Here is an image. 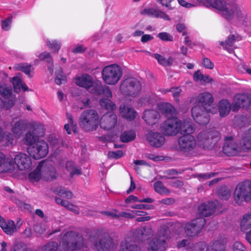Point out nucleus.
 <instances>
[{"label":"nucleus","mask_w":251,"mask_h":251,"mask_svg":"<svg viewBox=\"0 0 251 251\" xmlns=\"http://www.w3.org/2000/svg\"><path fill=\"white\" fill-rule=\"evenodd\" d=\"M213 7L219 10L221 15L226 20H232L235 15L237 19L243 18L242 11L239 6L234 2L226 3L222 0H217L213 3Z\"/></svg>","instance_id":"nucleus-1"},{"label":"nucleus","mask_w":251,"mask_h":251,"mask_svg":"<svg viewBox=\"0 0 251 251\" xmlns=\"http://www.w3.org/2000/svg\"><path fill=\"white\" fill-rule=\"evenodd\" d=\"M194 131L193 127L189 124L183 125L181 134L182 136L178 139L179 149L183 152H191L195 149L196 142L194 137L191 135Z\"/></svg>","instance_id":"nucleus-2"},{"label":"nucleus","mask_w":251,"mask_h":251,"mask_svg":"<svg viewBox=\"0 0 251 251\" xmlns=\"http://www.w3.org/2000/svg\"><path fill=\"white\" fill-rule=\"evenodd\" d=\"M62 246L64 251H75L86 247L82 236L74 231L64 235Z\"/></svg>","instance_id":"nucleus-3"},{"label":"nucleus","mask_w":251,"mask_h":251,"mask_svg":"<svg viewBox=\"0 0 251 251\" xmlns=\"http://www.w3.org/2000/svg\"><path fill=\"white\" fill-rule=\"evenodd\" d=\"M99 124L97 112L93 109L84 111L79 118V125L86 131L96 130Z\"/></svg>","instance_id":"nucleus-4"},{"label":"nucleus","mask_w":251,"mask_h":251,"mask_svg":"<svg viewBox=\"0 0 251 251\" xmlns=\"http://www.w3.org/2000/svg\"><path fill=\"white\" fill-rule=\"evenodd\" d=\"M123 75L121 67L117 64H111L105 67L102 71L104 81L108 85H115Z\"/></svg>","instance_id":"nucleus-5"},{"label":"nucleus","mask_w":251,"mask_h":251,"mask_svg":"<svg viewBox=\"0 0 251 251\" xmlns=\"http://www.w3.org/2000/svg\"><path fill=\"white\" fill-rule=\"evenodd\" d=\"M220 139V133L216 130L203 131L198 135L201 146L205 150H212Z\"/></svg>","instance_id":"nucleus-6"},{"label":"nucleus","mask_w":251,"mask_h":251,"mask_svg":"<svg viewBox=\"0 0 251 251\" xmlns=\"http://www.w3.org/2000/svg\"><path fill=\"white\" fill-rule=\"evenodd\" d=\"M235 202L241 204L244 201L251 200V181L245 180L238 183L234 192Z\"/></svg>","instance_id":"nucleus-7"},{"label":"nucleus","mask_w":251,"mask_h":251,"mask_svg":"<svg viewBox=\"0 0 251 251\" xmlns=\"http://www.w3.org/2000/svg\"><path fill=\"white\" fill-rule=\"evenodd\" d=\"M141 89V84L136 78L128 77L125 78L121 82L120 90L125 95L135 97Z\"/></svg>","instance_id":"nucleus-8"},{"label":"nucleus","mask_w":251,"mask_h":251,"mask_svg":"<svg viewBox=\"0 0 251 251\" xmlns=\"http://www.w3.org/2000/svg\"><path fill=\"white\" fill-rule=\"evenodd\" d=\"M181 121L176 117L168 118L163 123L161 129L163 133L168 136H174L181 131Z\"/></svg>","instance_id":"nucleus-9"},{"label":"nucleus","mask_w":251,"mask_h":251,"mask_svg":"<svg viewBox=\"0 0 251 251\" xmlns=\"http://www.w3.org/2000/svg\"><path fill=\"white\" fill-rule=\"evenodd\" d=\"M27 150L31 156L38 160L45 157L48 154L49 147L45 141L41 140L38 141L34 146L29 147Z\"/></svg>","instance_id":"nucleus-10"},{"label":"nucleus","mask_w":251,"mask_h":251,"mask_svg":"<svg viewBox=\"0 0 251 251\" xmlns=\"http://www.w3.org/2000/svg\"><path fill=\"white\" fill-rule=\"evenodd\" d=\"M206 223L203 218H198L186 224L185 232L189 237H194L199 234Z\"/></svg>","instance_id":"nucleus-11"},{"label":"nucleus","mask_w":251,"mask_h":251,"mask_svg":"<svg viewBox=\"0 0 251 251\" xmlns=\"http://www.w3.org/2000/svg\"><path fill=\"white\" fill-rule=\"evenodd\" d=\"M251 106V93L236 94L232 103V111L237 112L240 108H247Z\"/></svg>","instance_id":"nucleus-12"},{"label":"nucleus","mask_w":251,"mask_h":251,"mask_svg":"<svg viewBox=\"0 0 251 251\" xmlns=\"http://www.w3.org/2000/svg\"><path fill=\"white\" fill-rule=\"evenodd\" d=\"M196 102L201 104L203 108L212 114L217 112V108L213 106V98L212 95L208 92L200 94L196 99Z\"/></svg>","instance_id":"nucleus-13"},{"label":"nucleus","mask_w":251,"mask_h":251,"mask_svg":"<svg viewBox=\"0 0 251 251\" xmlns=\"http://www.w3.org/2000/svg\"><path fill=\"white\" fill-rule=\"evenodd\" d=\"M113 240L108 234L100 236L94 243V249L96 251H110Z\"/></svg>","instance_id":"nucleus-14"},{"label":"nucleus","mask_w":251,"mask_h":251,"mask_svg":"<svg viewBox=\"0 0 251 251\" xmlns=\"http://www.w3.org/2000/svg\"><path fill=\"white\" fill-rule=\"evenodd\" d=\"M44 134L43 128L42 126H34V128L32 131H30L27 132L23 139L24 143L29 147H32L39 140V137L42 136Z\"/></svg>","instance_id":"nucleus-15"},{"label":"nucleus","mask_w":251,"mask_h":251,"mask_svg":"<svg viewBox=\"0 0 251 251\" xmlns=\"http://www.w3.org/2000/svg\"><path fill=\"white\" fill-rule=\"evenodd\" d=\"M117 123V115L112 112H108L101 117L99 124L101 128L108 130L113 128Z\"/></svg>","instance_id":"nucleus-16"},{"label":"nucleus","mask_w":251,"mask_h":251,"mask_svg":"<svg viewBox=\"0 0 251 251\" xmlns=\"http://www.w3.org/2000/svg\"><path fill=\"white\" fill-rule=\"evenodd\" d=\"M88 91L94 96H99L104 95L107 98L112 97V92L109 87L107 86L103 87L101 82L99 81L93 82L90 89Z\"/></svg>","instance_id":"nucleus-17"},{"label":"nucleus","mask_w":251,"mask_h":251,"mask_svg":"<svg viewBox=\"0 0 251 251\" xmlns=\"http://www.w3.org/2000/svg\"><path fill=\"white\" fill-rule=\"evenodd\" d=\"M225 142L223 148L224 153L227 156H234L238 153L239 148L233 141L232 136L225 137Z\"/></svg>","instance_id":"nucleus-18"},{"label":"nucleus","mask_w":251,"mask_h":251,"mask_svg":"<svg viewBox=\"0 0 251 251\" xmlns=\"http://www.w3.org/2000/svg\"><path fill=\"white\" fill-rule=\"evenodd\" d=\"M43 165L41 167V173L44 180L47 181H51L56 177V170L51 164H47L45 161H42Z\"/></svg>","instance_id":"nucleus-19"},{"label":"nucleus","mask_w":251,"mask_h":251,"mask_svg":"<svg viewBox=\"0 0 251 251\" xmlns=\"http://www.w3.org/2000/svg\"><path fill=\"white\" fill-rule=\"evenodd\" d=\"M14 159L16 167L20 170L29 169L31 166V159L26 154L19 153L15 156Z\"/></svg>","instance_id":"nucleus-20"},{"label":"nucleus","mask_w":251,"mask_h":251,"mask_svg":"<svg viewBox=\"0 0 251 251\" xmlns=\"http://www.w3.org/2000/svg\"><path fill=\"white\" fill-rule=\"evenodd\" d=\"M216 207V202L211 201L203 203L199 206L197 214L201 217L200 218L211 216L215 212Z\"/></svg>","instance_id":"nucleus-21"},{"label":"nucleus","mask_w":251,"mask_h":251,"mask_svg":"<svg viewBox=\"0 0 251 251\" xmlns=\"http://www.w3.org/2000/svg\"><path fill=\"white\" fill-rule=\"evenodd\" d=\"M147 140L150 145L155 148H159L165 142L164 137L158 132H149L147 135Z\"/></svg>","instance_id":"nucleus-22"},{"label":"nucleus","mask_w":251,"mask_h":251,"mask_svg":"<svg viewBox=\"0 0 251 251\" xmlns=\"http://www.w3.org/2000/svg\"><path fill=\"white\" fill-rule=\"evenodd\" d=\"M160 117V114L157 111L153 109H150L145 111L143 118L147 124L153 126L159 122Z\"/></svg>","instance_id":"nucleus-23"},{"label":"nucleus","mask_w":251,"mask_h":251,"mask_svg":"<svg viewBox=\"0 0 251 251\" xmlns=\"http://www.w3.org/2000/svg\"><path fill=\"white\" fill-rule=\"evenodd\" d=\"M149 251H165L166 250V241L164 238H155L149 244Z\"/></svg>","instance_id":"nucleus-24"},{"label":"nucleus","mask_w":251,"mask_h":251,"mask_svg":"<svg viewBox=\"0 0 251 251\" xmlns=\"http://www.w3.org/2000/svg\"><path fill=\"white\" fill-rule=\"evenodd\" d=\"M141 13L142 15H147L156 18H160L167 21L170 20L169 16L165 12L153 8L144 9L141 11Z\"/></svg>","instance_id":"nucleus-25"},{"label":"nucleus","mask_w":251,"mask_h":251,"mask_svg":"<svg viewBox=\"0 0 251 251\" xmlns=\"http://www.w3.org/2000/svg\"><path fill=\"white\" fill-rule=\"evenodd\" d=\"M27 127V123L23 120H20L12 125L11 131L16 137L20 138Z\"/></svg>","instance_id":"nucleus-26"},{"label":"nucleus","mask_w":251,"mask_h":251,"mask_svg":"<svg viewBox=\"0 0 251 251\" xmlns=\"http://www.w3.org/2000/svg\"><path fill=\"white\" fill-rule=\"evenodd\" d=\"M92 77L87 74L82 75L76 79V84L77 85L86 88L87 90L90 89L91 86L93 84Z\"/></svg>","instance_id":"nucleus-27"},{"label":"nucleus","mask_w":251,"mask_h":251,"mask_svg":"<svg viewBox=\"0 0 251 251\" xmlns=\"http://www.w3.org/2000/svg\"><path fill=\"white\" fill-rule=\"evenodd\" d=\"M119 110L121 115L124 118L129 120H133L135 118L136 112L132 107L126 105H121Z\"/></svg>","instance_id":"nucleus-28"},{"label":"nucleus","mask_w":251,"mask_h":251,"mask_svg":"<svg viewBox=\"0 0 251 251\" xmlns=\"http://www.w3.org/2000/svg\"><path fill=\"white\" fill-rule=\"evenodd\" d=\"M230 110H232V104L228 100L224 99L220 101L218 111L221 117H224L227 115Z\"/></svg>","instance_id":"nucleus-29"},{"label":"nucleus","mask_w":251,"mask_h":251,"mask_svg":"<svg viewBox=\"0 0 251 251\" xmlns=\"http://www.w3.org/2000/svg\"><path fill=\"white\" fill-rule=\"evenodd\" d=\"M137 236L139 239L145 240L152 235V230L149 226L141 227L136 230Z\"/></svg>","instance_id":"nucleus-30"},{"label":"nucleus","mask_w":251,"mask_h":251,"mask_svg":"<svg viewBox=\"0 0 251 251\" xmlns=\"http://www.w3.org/2000/svg\"><path fill=\"white\" fill-rule=\"evenodd\" d=\"M159 109L162 114L166 117L172 116L175 113V108L169 103H162L159 105Z\"/></svg>","instance_id":"nucleus-31"},{"label":"nucleus","mask_w":251,"mask_h":251,"mask_svg":"<svg viewBox=\"0 0 251 251\" xmlns=\"http://www.w3.org/2000/svg\"><path fill=\"white\" fill-rule=\"evenodd\" d=\"M236 40V37L234 35H229L227 39L225 41L220 42V45L223 46L229 53L233 51L232 47Z\"/></svg>","instance_id":"nucleus-32"},{"label":"nucleus","mask_w":251,"mask_h":251,"mask_svg":"<svg viewBox=\"0 0 251 251\" xmlns=\"http://www.w3.org/2000/svg\"><path fill=\"white\" fill-rule=\"evenodd\" d=\"M3 172L5 173H14L17 170V167L15 163V160L5 159V163L1 167Z\"/></svg>","instance_id":"nucleus-33"},{"label":"nucleus","mask_w":251,"mask_h":251,"mask_svg":"<svg viewBox=\"0 0 251 251\" xmlns=\"http://www.w3.org/2000/svg\"><path fill=\"white\" fill-rule=\"evenodd\" d=\"M43 165V162H40L37 168L33 172L29 173L28 178L32 182L38 181L42 177L41 173V167Z\"/></svg>","instance_id":"nucleus-34"},{"label":"nucleus","mask_w":251,"mask_h":251,"mask_svg":"<svg viewBox=\"0 0 251 251\" xmlns=\"http://www.w3.org/2000/svg\"><path fill=\"white\" fill-rule=\"evenodd\" d=\"M120 251H141V249L133 243L126 241L121 243Z\"/></svg>","instance_id":"nucleus-35"},{"label":"nucleus","mask_w":251,"mask_h":251,"mask_svg":"<svg viewBox=\"0 0 251 251\" xmlns=\"http://www.w3.org/2000/svg\"><path fill=\"white\" fill-rule=\"evenodd\" d=\"M109 98L100 99L99 100L100 106L107 110L113 111L116 108V105L109 99Z\"/></svg>","instance_id":"nucleus-36"},{"label":"nucleus","mask_w":251,"mask_h":251,"mask_svg":"<svg viewBox=\"0 0 251 251\" xmlns=\"http://www.w3.org/2000/svg\"><path fill=\"white\" fill-rule=\"evenodd\" d=\"M240 228L242 231L246 232L251 228V215L245 214L243 216L240 222Z\"/></svg>","instance_id":"nucleus-37"},{"label":"nucleus","mask_w":251,"mask_h":251,"mask_svg":"<svg viewBox=\"0 0 251 251\" xmlns=\"http://www.w3.org/2000/svg\"><path fill=\"white\" fill-rule=\"evenodd\" d=\"M136 137V134L133 131H125L120 136V139L122 142L127 143L133 141Z\"/></svg>","instance_id":"nucleus-38"},{"label":"nucleus","mask_w":251,"mask_h":251,"mask_svg":"<svg viewBox=\"0 0 251 251\" xmlns=\"http://www.w3.org/2000/svg\"><path fill=\"white\" fill-rule=\"evenodd\" d=\"M153 187L154 190L159 194L168 195L170 193V191L165 187L160 181L155 182Z\"/></svg>","instance_id":"nucleus-39"},{"label":"nucleus","mask_w":251,"mask_h":251,"mask_svg":"<svg viewBox=\"0 0 251 251\" xmlns=\"http://www.w3.org/2000/svg\"><path fill=\"white\" fill-rule=\"evenodd\" d=\"M4 232L11 235L17 230L16 226L13 221L8 220L6 225L2 228Z\"/></svg>","instance_id":"nucleus-40"},{"label":"nucleus","mask_w":251,"mask_h":251,"mask_svg":"<svg viewBox=\"0 0 251 251\" xmlns=\"http://www.w3.org/2000/svg\"><path fill=\"white\" fill-rule=\"evenodd\" d=\"M18 70L21 71L29 76H31L30 73L34 70V68L32 66L29 64H17V66L16 67Z\"/></svg>","instance_id":"nucleus-41"},{"label":"nucleus","mask_w":251,"mask_h":251,"mask_svg":"<svg viewBox=\"0 0 251 251\" xmlns=\"http://www.w3.org/2000/svg\"><path fill=\"white\" fill-rule=\"evenodd\" d=\"M55 69H58L55 72V77L54 81L57 85H60L66 81V76L63 75V72L60 67H56Z\"/></svg>","instance_id":"nucleus-42"},{"label":"nucleus","mask_w":251,"mask_h":251,"mask_svg":"<svg viewBox=\"0 0 251 251\" xmlns=\"http://www.w3.org/2000/svg\"><path fill=\"white\" fill-rule=\"evenodd\" d=\"M209 113L210 112L206 111V112H204L197 118H195L194 120L200 125H206L210 121Z\"/></svg>","instance_id":"nucleus-43"},{"label":"nucleus","mask_w":251,"mask_h":251,"mask_svg":"<svg viewBox=\"0 0 251 251\" xmlns=\"http://www.w3.org/2000/svg\"><path fill=\"white\" fill-rule=\"evenodd\" d=\"M12 93V89L6 85L4 82H0V94L5 98H8Z\"/></svg>","instance_id":"nucleus-44"},{"label":"nucleus","mask_w":251,"mask_h":251,"mask_svg":"<svg viewBox=\"0 0 251 251\" xmlns=\"http://www.w3.org/2000/svg\"><path fill=\"white\" fill-rule=\"evenodd\" d=\"M219 197L223 200H227L230 196V192L228 188L224 186L220 187L217 192Z\"/></svg>","instance_id":"nucleus-45"},{"label":"nucleus","mask_w":251,"mask_h":251,"mask_svg":"<svg viewBox=\"0 0 251 251\" xmlns=\"http://www.w3.org/2000/svg\"><path fill=\"white\" fill-rule=\"evenodd\" d=\"M47 45L48 48L54 52H58L61 47V42L56 40L47 41Z\"/></svg>","instance_id":"nucleus-46"},{"label":"nucleus","mask_w":251,"mask_h":251,"mask_svg":"<svg viewBox=\"0 0 251 251\" xmlns=\"http://www.w3.org/2000/svg\"><path fill=\"white\" fill-rule=\"evenodd\" d=\"M10 81L13 85L14 92L18 93L21 90L23 84L22 80L18 76H16L12 77L10 79Z\"/></svg>","instance_id":"nucleus-47"},{"label":"nucleus","mask_w":251,"mask_h":251,"mask_svg":"<svg viewBox=\"0 0 251 251\" xmlns=\"http://www.w3.org/2000/svg\"><path fill=\"white\" fill-rule=\"evenodd\" d=\"M225 243L222 241L218 240L214 242L211 246V251H226Z\"/></svg>","instance_id":"nucleus-48"},{"label":"nucleus","mask_w":251,"mask_h":251,"mask_svg":"<svg viewBox=\"0 0 251 251\" xmlns=\"http://www.w3.org/2000/svg\"><path fill=\"white\" fill-rule=\"evenodd\" d=\"M192 115L194 119L198 117V116L203 114L204 112H206L205 110L203 107L201 106L199 104H197L193 106L191 109Z\"/></svg>","instance_id":"nucleus-49"},{"label":"nucleus","mask_w":251,"mask_h":251,"mask_svg":"<svg viewBox=\"0 0 251 251\" xmlns=\"http://www.w3.org/2000/svg\"><path fill=\"white\" fill-rule=\"evenodd\" d=\"M58 245L56 242H50L43 247L42 251H57Z\"/></svg>","instance_id":"nucleus-50"},{"label":"nucleus","mask_w":251,"mask_h":251,"mask_svg":"<svg viewBox=\"0 0 251 251\" xmlns=\"http://www.w3.org/2000/svg\"><path fill=\"white\" fill-rule=\"evenodd\" d=\"M157 37L165 42L173 41L174 40L173 36L166 32H160L157 34Z\"/></svg>","instance_id":"nucleus-51"},{"label":"nucleus","mask_w":251,"mask_h":251,"mask_svg":"<svg viewBox=\"0 0 251 251\" xmlns=\"http://www.w3.org/2000/svg\"><path fill=\"white\" fill-rule=\"evenodd\" d=\"M40 60L42 61L46 62L47 63H53V59L50 53L48 52H42L39 56Z\"/></svg>","instance_id":"nucleus-52"},{"label":"nucleus","mask_w":251,"mask_h":251,"mask_svg":"<svg viewBox=\"0 0 251 251\" xmlns=\"http://www.w3.org/2000/svg\"><path fill=\"white\" fill-rule=\"evenodd\" d=\"M233 251H248L244 244L239 241L235 242L233 245Z\"/></svg>","instance_id":"nucleus-53"},{"label":"nucleus","mask_w":251,"mask_h":251,"mask_svg":"<svg viewBox=\"0 0 251 251\" xmlns=\"http://www.w3.org/2000/svg\"><path fill=\"white\" fill-rule=\"evenodd\" d=\"M123 152L121 150L117 151H110L108 153V157L111 158L118 159L123 156Z\"/></svg>","instance_id":"nucleus-54"},{"label":"nucleus","mask_w":251,"mask_h":251,"mask_svg":"<svg viewBox=\"0 0 251 251\" xmlns=\"http://www.w3.org/2000/svg\"><path fill=\"white\" fill-rule=\"evenodd\" d=\"M217 174V173H208L205 174H199L196 175L200 180H206L214 177Z\"/></svg>","instance_id":"nucleus-55"},{"label":"nucleus","mask_w":251,"mask_h":251,"mask_svg":"<svg viewBox=\"0 0 251 251\" xmlns=\"http://www.w3.org/2000/svg\"><path fill=\"white\" fill-rule=\"evenodd\" d=\"M5 141V144L7 146L11 145L14 141L13 135L9 132H6L3 134V137Z\"/></svg>","instance_id":"nucleus-56"},{"label":"nucleus","mask_w":251,"mask_h":251,"mask_svg":"<svg viewBox=\"0 0 251 251\" xmlns=\"http://www.w3.org/2000/svg\"><path fill=\"white\" fill-rule=\"evenodd\" d=\"M87 50V48L83 45H76L72 49V52L77 53H82Z\"/></svg>","instance_id":"nucleus-57"},{"label":"nucleus","mask_w":251,"mask_h":251,"mask_svg":"<svg viewBox=\"0 0 251 251\" xmlns=\"http://www.w3.org/2000/svg\"><path fill=\"white\" fill-rule=\"evenodd\" d=\"M12 23L11 18L8 17L6 19L1 21V28L5 31H7L10 29V25Z\"/></svg>","instance_id":"nucleus-58"},{"label":"nucleus","mask_w":251,"mask_h":251,"mask_svg":"<svg viewBox=\"0 0 251 251\" xmlns=\"http://www.w3.org/2000/svg\"><path fill=\"white\" fill-rule=\"evenodd\" d=\"M153 206L152 205L144 204H136L131 206L132 208L139 209H151L153 208Z\"/></svg>","instance_id":"nucleus-59"},{"label":"nucleus","mask_w":251,"mask_h":251,"mask_svg":"<svg viewBox=\"0 0 251 251\" xmlns=\"http://www.w3.org/2000/svg\"><path fill=\"white\" fill-rule=\"evenodd\" d=\"M65 208L72 212H74L75 214H78L79 213V209L77 206L69 202H68Z\"/></svg>","instance_id":"nucleus-60"},{"label":"nucleus","mask_w":251,"mask_h":251,"mask_svg":"<svg viewBox=\"0 0 251 251\" xmlns=\"http://www.w3.org/2000/svg\"><path fill=\"white\" fill-rule=\"evenodd\" d=\"M67 115L69 119V123L71 125V126H72L73 131L75 133L77 132V126L74 122L73 116L71 114H69V113H67Z\"/></svg>","instance_id":"nucleus-61"},{"label":"nucleus","mask_w":251,"mask_h":251,"mask_svg":"<svg viewBox=\"0 0 251 251\" xmlns=\"http://www.w3.org/2000/svg\"><path fill=\"white\" fill-rule=\"evenodd\" d=\"M167 92H172L173 96L174 98H177L179 97L181 90L179 87L171 88L169 90L167 91Z\"/></svg>","instance_id":"nucleus-62"},{"label":"nucleus","mask_w":251,"mask_h":251,"mask_svg":"<svg viewBox=\"0 0 251 251\" xmlns=\"http://www.w3.org/2000/svg\"><path fill=\"white\" fill-rule=\"evenodd\" d=\"M34 230L36 233L42 234L44 232L45 229L42 224H37L34 226Z\"/></svg>","instance_id":"nucleus-63"},{"label":"nucleus","mask_w":251,"mask_h":251,"mask_svg":"<svg viewBox=\"0 0 251 251\" xmlns=\"http://www.w3.org/2000/svg\"><path fill=\"white\" fill-rule=\"evenodd\" d=\"M195 251H208V248L204 243H200L196 247Z\"/></svg>","instance_id":"nucleus-64"}]
</instances>
